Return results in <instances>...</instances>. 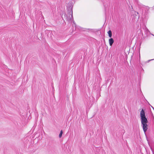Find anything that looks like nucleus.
I'll use <instances>...</instances> for the list:
<instances>
[{
    "label": "nucleus",
    "instance_id": "20e7f679",
    "mask_svg": "<svg viewBox=\"0 0 154 154\" xmlns=\"http://www.w3.org/2000/svg\"><path fill=\"white\" fill-rule=\"evenodd\" d=\"M62 134H63V131L62 130H61V131L59 135V137L60 138L61 137Z\"/></svg>",
    "mask_w": 154,
    "mask_h": 154
},
{
    "label": "nucleus",
    "instance_id": "f257e3e1",
    "mask_svg": "<svg viewBox=\"0 0 154 154\" xmlns=\"http://www.w3.org/2000/svg\"><path fill=\"white\" fill-rule=\"evenodd\" d=\"M140 121L142 126L143 128V131L145 133L148 129V120L146 118L145 113L144 110L142 109L140 112Z\"/></svg>",
    "mask_w": 154,
    "mask_h": 154
},
{
    "label": "nucleus",
    "instance_id": "7ed1b4c3",
    "mask_svg": "<svg viewBox=\"0 0 154 154\" xmlns=\"http://www.w3.org/2000/svg\"><path fill=\"white\" fill-rule=\"evenodd\" d=\"M107 33L108 34L110 38H111L112 36V33L111 31L110 30H109L107 32Z\"/></svg>",
    "mask_w": 154,
    "mask_h": 154
},
{
    "label": "nucleus",
    "instance_id": "f03ea898",
    "mask_svg": "<svg viewBox=\"0 0 154 154\" xmlns=\"http://www.w3.org/2000/svg\"><path fill=\"white\" fill-rule=\"evenodd\" d=\"M109 42L110 45V46H111L114 42V40L112 38H111L109 39Z\"/></svg>",
    "mask_w": 154,
    "mask_h": 154
}]
</instances>
